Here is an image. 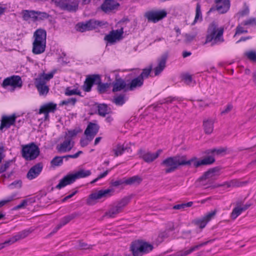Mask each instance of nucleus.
Segmentation results:
<instances>
[{
  "label": "nucleus",
  "instance_id": "f257e3e1",
  "mask_svg": "<svg viewBox=\"0 0 256 256\" xmlns=\"http://www.w3.org/2000/svg\"><path fill=\"white\" fill-rule=\"evenodd\" d=\"M214 162L213 156H209L204 159L198 160L196 156L188 160L186 155H176L168 157L164 160L160 164L166 174L175 172L180 166H190L192 164L194 167L198 168L201 166L210 165Z\"/></svg>",
  "mask_w": 256,
  "mask_h": 256
},
{
  "label": "nucleus",
  "instance_id": "f03ea898",
  "mask_svg": "<svg viewBox=\"0 0 256 256\" xmlns=\"http://www.w3.org/2000/svg\"><path fill=\"white\" fill-rule=\"evenodd\" d=\"M224 27L218 28L216 23L212 22L209 24L207 29L206 43L210 42L212 40L214 44L224 42Z\"/></svg>",
  "mask_w": 256,
  "mask_h": 256
},
{
  "label": "nucleus",
  "instance_id": "7ed1b4c3",
  "mask_svg": "<svg viewBox=\"0 0 256 256\" xmlns=\"http://www.w3.org/2000/svg\"><path fill=\"white\" fill-rule=\"evenodd\" d=\"M154 246L144 240H136L131 243L130 250L133 256H142L152 251Z\"/></svg>",
  "mask_w": 256,
  "mask_h": 256
},
{
  "label": "nucleus",
  "instance_id": "20e7f679",
  "mask_svg": "<svg viewBox=\"0 0 256 256\" xmlns=\"http://www.w3.org/2000/svg\"><path fill=\"white\" fill-rule=\"evenodd\" d=\"M40 152L39 148L34 142L24 146L22 150V156L26 160L36 159Z\"/></svg>",
  "mask_w": 256,
  "mask_h": 256
},
{
  "label": "nucleus",
  "instance_id": "39448f33",
  "mask_svg": "<svg viewBox=\"0 0 256 256\" xmlns=\"http://www.w3.org/2000/svg\"><path fill=\"white\" fill-rule=\"evenodd\" d=\"M218 171V168H214L205 172L204 175L200 178L201 184L204 186L208 184V186H210L213 182L217 178L218 174H216V172Z\"/></svg>",
  "mask_w": 256,
  "mask_h": 256
},
{
  "label": "nucleus",
  "instance_id": "423d86ee",
  "mask_svg": "<svg viewBox=\"0 0 256 256\" xmlns=\"http://www.w3.org/2000/svg\"><path fill=\"white\" fill-rule=\"evenodd\" d=\"M112 189L101 190L97 192L91 194L86 200V204L88 205H93L95 204L94 201L101 199L104 198H106L111 196V192H113Z\"/></svg>",
  "mask_w": 256,
  "mask_h": 256
},
{
  "label": "nucleus",
  "instance_id": "0eeeda50",
  "mask_svg": "<svg viewBox=\"0 0 256 256\" xmlns=\"http://www.w3.org/2000/svg\"><path fill=\"white\" fill-rule=\"evenodd\" d=\"M130 198H124L121 200L118 204L110 208L109 210L106 213V216L110 218H114L116 214L120 212L124 207H125L129 202Z\"/></svg>",
  "mask_w": 256,
  "mask_h": 256
},
{
  "label": "nucleus",
  "instance_id": "6e6552de",
  "mask_svg": "<svg viewBox=\"0 0 256 256\" xmlns=\"http://www.w3.org/2000/svg\"><path fill=\"white\" fill-rule=\"evenodd\" d=\"M21 78L18 76H13L5 78L2 84L3 88H6L8 86L13 88V90L16 88H21L22 86Z\"/></svg>",
  "mask_w": 256,
  "mask_h": 256
},
{
  "label": "nucleus",
  "instance_id": "1a4fd4ad",
  "mask_svg": "<svg viewBox=\"0 0 256 256\" xmlns=\"http://www.w3.org/2000/svg\"><path fill=\"white\" fill-rule=\"evenodd\" d=\"M166 14V12L164 10L158 11L152 10L146 12L144 14V16L148 19V22L156 23L165 18Z\"/></svg>",
  "mask_w": 256,
  "mask_h": 256
},
{
  "label": "nucleus",
  "instance_id": "9d476101",
  "mask_svg": "<svg viewBox=\"0 0 256 256\" xmlns=\"http://www.w3.org/2000/svg\"><path fill=\"white\" fill-rule=\"evenodd\" d=\"M16 118L15 114H12L9 116L6 115L2 116L1 119L0 130L3 132L4 128L8 129L12 126H14Z\"/></svg>",
  "mask_w": 256,
  "mask_h": 256
},
{
  "label": "nucleus",
  "instance_id": "9b49d317",
  "mask_svg": "<svg viewBox=\"0 0 256 256\" xmlns=\"http://www.w3.org/2000/svg\"><path fill=\"white\" fill-rule=\"evenodd\" d=\"M123 33L122 28L120 30H112L108 34L104 36V40L110 44H113L116 40H119L122 38Z\"/></svg>",
  "mask_w": 256,
  "mask_h": 256
},
{
  "label": "nucleus",
  "instance_id": "f8f14e48",
  "mask_svg": "<svg viewBox=\"0 0 256 256\" xmlns=\"http://www.w3.org/2000/svg\"><path fill=\"white\" fill-rule=\"evenodd\" d=\"M162 152V150H158L155 153L146 152L143 150L140 149L138 150V154L140 157L142 158L144 162L149 163L157 158Z\"/></svg>",
  "mask_w": 256,
  "mask_h": 256
},
{
  "label": "nucleus",
  "instance_id": "ddd939ff",
  "mask_svg": "<svg viewBox=\"0 0 256 256\" xmlns=\"http://www.w3.org/2000/svg\"><path fill=\"white\" fill-rule=\"evenodd\" d=\"M216 212V210L212 211L206 214L203 217L194 220L193 221V223L198 226L200 228H203L206 226L208 222L215 216Z\"/></svg>",
  "mask_w": 256,
  "mask_h": 256
},
{
  "label": "nucleus",
  "instance_id": "4468645a",
  "mask_svg": "<svg viewBox=\"0 0 256 256\" xmlns=\"http://www.w3.org/2000/svg\"><path fill=\"white\" fill-rule=\"evenodd\" d=\"M30 234V232L28 230H23L20 232L16 236H12L8 240L5 241L3 243H0V250L4 248L6 244H11L14 242L20 240L21 239L24 238Z\"/></svg>",
  "mask_w": 256,
  "mask_h": 256
},
{
  "label": "nucleus",
  "instance_id": "2eb2a0df",
  "mask_svg": "<svg viewBox=\"0 0 256 256\" xmlns=\"http://www.w3.org/2000/svg\"><path fill=\"white\" fill-rule=\"evenodd\" d=\"M74 146V142L69 138H64V140L61 144H58L56 149L60 153L70 152Z\"/></svg>",
  "mask_w": 256,
  "mask_h": 256
},
{
  "label": "nucleus",
  "instance_id": "dca6fc26",
  "mask_svg": "<svg viewBox=\"0 0 256 256\" xmlns=\"http://www.w3.org/2000/svg\"><path fill=\"white\" fill-rule=\"evenodd\" d=\"M98 80H99V74H95L88 76L84 82L83 90L86 92H90L92 85L96 84Z\"/></svg>",
  "mask_w": 256,
  "mask_h": 256
},
{
  "label": "nucleus",
  "instance_id": "f3484780",
  "mask_svg": "<svg viewBox=\"0 0 256 256\" xmlns=\"http://www.w3.org/2000/svg\"><path fill=\"white\" fill-rule=\"evenodd\" d=\"M168 58V54L165 53L158 59V65L154 68V75L158 76L166 66V62Z\"/></svg>",
  "mask_w": 256,
  "mask_h": 256
},
{
  "label": "nucleus",
  "instance_id": "a211bd4d",
  "mask_svg": "<svg viewBox=\"0 0 256 256\" xmlns=\"http://www.w3.org/2000/svg\"><path fill=\"white\" fill-rule=\"evenodd\" d=\"M34 85L38 92L40 96H46L48 94L50 88L46 84V82H44L41 79L35 78Z\"/></svg>",
  "mask_w": 256,
  "mask_h": 256
},
{
  "label": "nucleus",
  "instance_id": "6ab92c4d",
  "mask_svg": "<svg viewBox=\"0 0 256 256\" xmlns=\"http://www.w3.org/2000/svg\"><path fill=\"white\" fill-rule=\"evenodd\" d=\"M43 168L42 162H38L32 166L28 171L26 177L32 180L36 178L41 172Z\"/></svg>",
  "mask_w": 256,
  "mask_h": 256
},
{
  "label": "nucleus",
  "instance_id": "aec40b11",
  "mask_svg": "<svg viewBox=\"0 0 256 256\" xmlns=\"http://www.w3.org/2000/svg\"><path fill=\"white\" fill-rule=\"evenodd\" d=\"M112 92H117L122 90L124 92L128 91L127 90L128 84L126 83L125 80L120 78H116L114 81L112 83Z\"/></svg>",
  "mask_w": 256,
  "mask_h": 256
},
{
  "label": "nucleus",
  "instance_id": "412c9836",
  "mask_svg": "<svg viewBox=\"0 0 256 256\" xmlns=\"http://www.w3.org/2000/svg\"><path fill=\"white\" fill-rule=\"evenodd\" d=\"M214 240H210L206 242H202L198 244L191 247L188 250H182L176 252V256H186L192 252L198 250L200 248L212 242Z\"/></svg>",
  "mask_w": 256,
  "mask_h": 256
},
{
  "label": "nucleus",
  "instance_id": "4be33fe9",
  "mask_svg": "<svg viewBox=\"0 0 256 256\" xmlns=\"http://www.w3.org/2000/svg\"><path fill=\"white\" fill-rule=\"evenodd\" d=\"M80 216V214L77 212H74L70 214L67 215L63 217L58 224L54 228L53 232H56L62 226L68 223L72 220Z\"/></svg>",
  "mask_w": 256,
  "mask_h": 256
},
{
  "label": "nucleus",
  "instance_id": "5701e85b",
  "mask_svg": "<svg viewBox=\"0 0 256 256\" xmlns=\"http://www.w3.org/2000/svg\"><path fill=\"white\" fill-rule=\"evenodd\" d=\"M98 130L99 126L97 124L90 122L84 130V134L86 136H90V139H93L98 132Z\"/></svg>",
  "mask_w": 256,
  "mask_h": 256
},
{
  "label": "nucleus",
  "instance_id": "b1692460",
  "mask_svg": "<svg viewBox=\"0 0 256 256\" xmlns=\"http://www.w3.org/2000/svg\"><path fill=\"white\" fill-rule=\"evenodd\" d=\"M76 180L73 174H68L60 180L58 184L56 186V188L60 189L67 185L72 184Z\"/></svg>",
  "mask_w": 256,
  "mask_h": 256
},
{
  "label": "nucleus",
  "instance_id": "393cba45",
  "mask_svg": "<svg viewBox=\"0 0 256 256\" xmlns=\"http://www.w3.org/2000/svg\"><path fill=\"white\" fill-rule=\"evenodd\" d=\"M214 2L216 4V10L220 14L226 13L230 8V0H220L217 2L216 0H215Z\"/></svg>",
  "mask_w": 256,
  "mask_h": 256
},
{
  "label": "nucleus",
  "instance_id": "a878e982",
  "mask_svg": "<svg viewBox=\"0 0 256 256\" xmlns=\"http://www.w3.org/2000/svg\"><path fill=\"white\" fill-rule=\"evenodd\" d=\"M144 82L137 76L132 79L129 83L128 84L127 90L128 91H133L136 88H140L144 84Z\"/></svg>",
  "mask_w": 256,
  "mask_h": 256
},
{
  "label": "nucleus",
  "instance_id": "bb28decb",
  "mask_svg": "<svg viewBox=\"0 0 256 256\" xmlns=\"http://www.w3.org/2000/svg\"><path fill=\"white\" fill-rule=\"evenodd\" d=\"M119 6L114 0H104V2L101 6L102 10L105 12H108L115 9Z\"/></svg>",
  "mask_w": 256,
  "mask_h": 256
},
{
  "label": "nucleus",
  "instance_id": "cd10ccee",
  "mask_svg": "<svg viewBox=\"0 0 256 256\" xmlns=\"http://www.w3.org/2000/svg\"><path fill=\"white\" fill-rule=\"evenodd\" d=\"M46 42L34 41L32 43V52L36 54L43 53L45 51Z\"/></svg>",
  "mask_w": 256,
  "mask_h": 256
},
{
  "label": "nucleus",
  "instance_id": "c85d7f7f",
  "mask_svg": "<svg viewBox=\"0 0 256 256\" xmlns=\"http://www.w3.org/2000/svg\"><path fill=\"white\" fill-rule=\"evenodd\" d=\"M214 122V120L212 118L204 120L202 126L206 134H210L212 132Z\"/></svg>",
  "mask_w": 256,
  "mask_h": 256
},
{
  "label": "nucleus",
  "instance_id": "c756f323",
  "mask_svg": "<svg viewBox=\"0 0 256 256\" xmlns=\"http://www.w3.org/2000/svg\"><path fill=\"white\" fill-rule=\"evenodd\" d=\"M34 41L46 42V32L42 28L36 30L34 34Z\"/></svg>",
  "mask_w": 256,
  "mask_h": 256
},
{
  "label": "nucleus",
  "instance_id": "7c9ffc66",
  "mask_svg": "<svg viewBox=\"0 0 256 256\" xmlns=\"http://www.w3.org/2000/svg\"><path fill=\"white\" fill-rule=\"evenodd\" d=\"M56 109V104L52 102H49L40 106L38 114H42V113L54 112Z\"/></svg>",
  "mask_w": 256,
  "mask_h": 256
},
{
  "label": "nucleus",
  "instance_id": "2f4dec72",
  "mask_svg": "<svg viewBox=\"0 0 256 256\" xmlns=\"http://www.w3.org/2000/svg\"><path fill=\"white\" fill-rule=\"evenodd\" d=\"M88 26V30H91L94 29L98 28V26H102L105 24H108V23L104 21H100L98 20H95L94 19L90 20L88 21H86Z\"/></svg>",
  "mask_w": 256,
  "mask_h": 256
},
{
  "label": "nucleus",
  "instance_id": "473e14b6",
  "mask_svg": "<svg viewBox=\"0 0 256 256\" xmlns=\"http://www.w3.org/2000/svg\"><path fill=\"white\" fill-rule=\"evenodd\" d=\"M22 18L24 20L27 21L32 18L33 21H36L37 11L24 10L22 12Z\"/></svg>",
  "mask_w": 256,
  "mask_h": 256
},
{
  "label": "nucleus",
  "instance_id": "72a5a7b5",
  "mask_svg": "<svg viewBox=\"0 0 256 256\" xmlns=\"http://www.w3.org/2000/svg\"><path fill=\"white\" fill-rule=\"evenodd\" d=\"M127 149L128 147L125 146L124 144H118L116 146H114L112 152L114 153V156L117 157L122 154Z\"/></svg>",
  "mask_w": 256,
  "mask_h": 256
},
{
  "label": "nucleus",
  "instance_id": "f704fd0d",
  "mask_svg": "<svg viewBox=\"0 0 256 256\" xmlns=\"http://www.w3.org/2000/svg\"><path fill=\"white\" fill-rule=\"evenodd\" d=\"M96 84L98 85V90L100 94L106 93L110 86V84L102 83L100 75H99V80H98Z\"/></svg>",
  "mask_w": 256,
  "mask_h": 256
},
{
  "label": "nucleus",
  "instance_id": "c9c22d12",
  "mask_svg": "<svg viewBox=\"0 0 256 256\" xmlns=\"http://www.w3.org/2000/svg\"><path fill=\"white\" fill-rule=\"evenodd\" d=\"M242 203V201H238L236 202V206L234 208L231 214V218L232 219L236 218L243 212L241 208Z\"/></svg>",
  "mask_w": 256,
  "mask_h": 256
},
{
  "label": "nucleus",
  "instance_id": "e433bc0d",
  "mask_svg": "<svg viewBox=\"0 0 256 256\" xmlns=\"http://www.w3.org/2000/svg\"><path fill=\"white\" fill-rule=\"evenodd\" d=\"M142 180V178L136 175L125 180L124 182L126 185L139 184Z\"/></svg>",
  "mask_w": 256,
  "mask_h": 256
},
{
  "label": "nucleus",
  "instance_id": "4c0bfd02",
  "mask_svg": "<svg viewBox=\"0 0 256 256\" xmlns=\"http://www.w3.org/2000/svg\"><path fill=\"white\" fill-rule=\"evenodd\" d=\"M75 180L87 177L91 174V172L90 170H80L77 172L73 174Z\"/></svg>",
  "mask_w": 256,
  "mask_h": 256
},
{
  "label": "nucleus",
  "instance_id": "58836bf2",
  "mask_svg": "<svg viewBox=\"0 0 256 256\" xmlns=\"http://www.w3.org/2000/svg\"><path fill=\"white\" fill-rule=\"evenodd\" d=\"M152 65L150 64L148 68H144L142 73L138 76L144 82V80L148 78L152 69Z\"/></svg>",
  "mask_w": 256,
  "mask_h": 256
},
{
  "label": "nucleus",
  "instance_id": "ea45409f",
  "mask_svg": "<svg viewBox=\"0 0 256 256\" xmlns=\"http://www.w3.org/2000/svg\"><path fill=\"white\" fill-rule=\"evenodd\" d=\"M112 102L117 106H122L126 102V95L124 94H120L115 96Z\"/></svg>",
  "mask_w": 256,
  "mask_h": 256
},
{
  "label": "nucleus",
  "instance_id": "a19ab883",
  "mask_svg": "<svg viewBox=\"0 0 256 256\" xmlns=\"http://www.w3.org/2000/svg\"><path fill=\"white\" fill-rule=\"evenodd\" d=\"M98 114L102 116H105L108 113V106L106 104H100L98 106Z\"/></svg>",
  "mask_w": 256,
  "mask_h": 256
},
{
  "label": "nucleus",
  "instance_id": "79ce46f5",
  "mask_svg": "<svg viewBox=\"0 0 256 256\" xmlns=\"http://www.w3.org/2000/svg\"><path fill=\"white\" fill-rule=\"evenodd\" d=\"M54 74V72H51L48 74H45L44 72H43L40 74L36 78H40L41 79V80L42 81L46 82V81L50 80L53 78Z\"/></svg>",
  "mask_w": 256,
  "mask_h": 256
},
{
  "label": "nucleus",
  "instance_id": "37998d69",
  "mask_svg": "<svg viewBox=\"0 0 256 256\" xmlns=\"http://www.w3.org/2000/svg\"><path fill=\"white\" fill-rule=\"evenodd\" d=\"M168 236V234L166 231L161 232L158 234V235L156 240L158 244L162 242L164 239Z\"/></svg>",
  "mask_w": 256,
  "mask_h": 256
},
{
  "label": "nucleus",
  "instance_id": "c03bdc74",
  "mask_svg": "<svg viewBox=\"0 0 256 256\" xmlns=\"http://www.w3.org/2000/svg\"><path fill=\"white\" fill-rule=\"evenodd\" d=\"M199 19L202 20V15L201 12V6L200 3H198L196 6V16L193 24L196 23Z\"/></svg>",
  "mask_w": 256,
  "mask_h": 256
},
{
  "label": "nucleus",
  "instance_id": "a18cd8bd",
  "mask_svg": "<svg viewBox=\"0 0 256 256\" xmlns=\"http://www.w3.org/2000/svg\"><path fill=\"white\" fill-rule=\"evenodd\" d=\"M63 163V159L62 156H56L50 162L52 166H58L62 165Z\"/></svg>",
  "mask_w": 256,
  "mask_h": 256
},
{
  "label": "nucleus",
  "instance_id": "49530a36",
  "mask_svg": "<svg viewBox=\"0 0 256 256\" xmlns=\"http://www.w3.org/2000/svg\"><path fill=\"white\" fill-rule=\"evenodd\" d=\"M80 132V130L76 129L69 130L66 132L64 138H69L71 140H72L73 138L75 137Z\"/></svg>",
  "mask_w": 256,
  "mask_h": 256
},
{
  "label": "nucleus",
  "instance_id": "de8ad7c7",
  "mask_svg": "<svg viewBox=\"0 0 256 256\" xmlns=\"http://www.w3.org/2000/svg\"><path fill=\"white\" fill-rule=\"evenodd\" d=\"M244 56L250 60L256 62V52L254 50L248 51L244 52Z\"/></svg>",
  "mask_w": 256,
  "mask_h": 256
},
{
  "label": "nucleus",
  "instance_id": "09e8293b",
  "mask_svg": "<svg viewBox=\"0 0 256 256\" xmlns=\"http://www.w3.org/2000/svg\"><path fill=\"white\" fill-rule=\"evenodd\" d=\"M94 245H90L80 240L78 242V248L82 250H92Z\"/></svg>",
  "mask_w": 256,
  "mask_h": 256
},
{
  "label": "nucleus",
  "instance_id": "8fccbe9b",
  "mask_svg": "<svg viewBox=\"0 0 256 256\" xmlns=\"http://www.w3.org/2000/svg\"><path fill=\"white\" fill-rule=\"evenodd\" d=\"M76 101H77L76 98H68L66 100H62V102H60L59 105L60 106H64V105L67 106V105H68L69 104H71L72 106H74Z\"/></svg>",
  "mask_w": 256,
  "mask_h": 256
},
{
  "label": "nucleus",
  "instance_id": "3c124183",
  "mask_svg": "<svg viewBox=\"0 0 256 256\" xmlns=\"http://www.w3.org/2000/svg\"><path fill=\"white\" fill-rule=\"evenodd\" d=\"M192 204L193 202H190L187 203L174 205L172 208L174 210L184 209L186 207H190L191 206H192Z\"/></svg>",
  "mask_w": 256,
  "mask_h": 256
},
{
  "label": "nucleus",
  "instance_id": "603ef678",
  "mask_svg": "<svg viewBox=\"0 0 256 256\" xmlns=\"http://www.w3.org/2000/svg\"><path fill=\"white\" fill-rule=\"evenodd\" d=\"M245 184V182H240L238 180L234 179L230 180V184L229 186H230V188L240 187L242 186Z\"/></svg>",
  "mask_w": 256,
  "mask_h": 256
},
{
  "label": "nucleus",
  "instance_id": "864d4df0",
  "mask_svg": "<svg viewBox=\"0 0 256 256\" xmlns=\"http://www.w3.org/2000/svg\"><path fill=\"white\" fill-rule=\"evenodd\" d=\"M182 77V80L188 85L190 84L192 81V76L189 74H184Z\"/></svg>",
  "mask_w": 256,
  "mask_h": 256
},
{
  "label": "nucleus",
  "instance_id": "5fc2aeb1",
  "mask_svg": "<svg viewBox=\"0 0 256 256\" xmlns=\"http://www.w3.org/2000/svg\"><path fill=\"white\" fill-rule=\"evenodd\" d=\"M78 30L80 32H84L88 30V26L86 22L85 23H78L76 25Z\"/></svg>",
  "mask_w": 256,
  "mask_h": 256
},
{
  "label": "nucleus",
  "instance_id": "6e6d98bb",
  "mask_svg": "<svg viewBox=\"0 0 256 256\" xmlns=\"http://www.w3.org/2000/svg\"><path fill=\"white\" fill-rule=\"evenodd\" d=\"M49 14L46 12H40L37 11L36 21L38 20H43L48 18Z\"/></svg>",
  "mask_w": 256,
  "mask_h": 256
},
{
  "label": "nucleus",
  "instance_id": "4d7b16f0",
  "mask_svg": "<svg viewBox=\"0 0 256 256\" xmlns=\"http://www.w3.org/2000/svg\"><path fill=\"white\" fill-rule=\"evenodd\" d=\"M242 24L244 26H254L256 25V18H252L243 22Z\"/></svg>",
  "mask_w": 256,
  "mask_h": 256
},
{
  "label": "nucleus",
  "instance_id": "13d9d810",
  "mask_svg": "<svg viewBox=\"0 0 256 256\" xmlns=\"http://www.w3.org/2000/svg\"><path fill=\"white\" fill-rule=\"evenodd\" d=\"M12 162V160H8L4 164H2L0 167V173H2L6 172Z\"/></svg>",
  "mask_w": 256,
  "mask_h": 256
},
{
  "label": "nucleus",
  "instance_id": "bf43d9fd",
  "mask_svg": "<svg viewBox=\"0 0 256 256\" xmlns=\"http://www.w3.org/2000/svg\"><path fill=\"white\" fill-rule=\"evenodd\" d=\"M16 196V194H12L10 197H9L7 200H4L0 201V208L2 207L7 203L12 200Z\"/></svg>",
  "mask_w": 256,
  "mask_h": 256
},
{
  "label": "nucleus",
  "instance_id": "052dcab7",
  "mask_svg": "<svg viewBox=\"0 0 256 256\" xmlns=\"http://www.w3.org/2000/svg\"><path fill=\"white\" fill-rule=\"evenodd\" d=\"M90 136H86V138H82L80 140V144L82 147H84L86 146L89 142L92 140L90 139Z\"/></svg>",
  "mask_w": 256,
  "mask_h": 256
},
{
  "label": "nucleus",
  "instance_id": "680f3d73",
  "mask_svg": "<svg viewBox=\"0 0 256 256\" xmlns=\"http://www.w3.org/2000/svg\"><path fill=\"white\" fill-rule=\"evenodd\" d=\"M22 182L20 180H15L9 185L10 188H20L22 187Z\"/></svg>",
  "mask_w": 256,
  "mask_h": 256
},
{
  "label": "nucleus",
  "instance_id": "e2e57ef3",
  "mask_svg": "<svg viewBox=\"0 0 256 256\" xmlns=\"http://www.w3.org/2000/svg\"><path fill=\"white\" fill-rule=\"evenodd\" d=\"M28 200L26 199V200H24L20 204H19L17 205L16 206H14L12 210H18V209H20V208H22L24 207L25 206H26L28 204Z\"/></svg>",
  "mask_w": 256,
  "mask_h": 256
},
{
  "label": "nucleus",
  "instance_id": "0e129e2a",
  "mask_svg": "<svg viewBox=\"0 0 256 256\" xmlns=\"http://www.w3.org/2000/svg\"><path fill=\"white\" fill-rule=\"evenodd\" d=\"M236 33H235V36L236 34H242L243 33H247L248 32L247 30H244V28L240 26H238L236 27Z\"/></svg>",
  "mask_w": 256,
  "mask_h": 256
},
{
  "label": "nucleus",
  "instance_id": "69168bd1",
  "mask_svg": "<svg viewBox=\"0 0 256 256\" xmlns=\"http://www.w3.org/2000/svg\"><path fill=\"white\" fill-rule=\"evenodd\" d=\"M122 184H125L124 180H118L111 182L112 186L115 187L118 186Z\"/></svg>",
  "mask_w": 256,
  "mask_h": 256
},
{
  "label": "nucleus",
  "instance_id": "338daca9",
  "mask_svg": "<svg viewBox=\"0 0 256 256\" xmlns=\"http://www.w3.org/2000/svg\"><path fill=\"white\" fill-rule=\"evenodd\" d=\"M64 94L66 96H68L74 95L76 94V89L70 90V88H67Z\"/></svg>",
  "mask_w": 256,
  "mask_h": 256
},
{
  "label": "nucleus",
  "instance_id": "774afa93",
  "mask_svg": "<svg viewBox=\"0 0 256 256\" xmlns=\"http://www.w3.org/2000/svg\"><path fill=\"white\" fill-rule=\"evenodd\" d=\"M226 148H220L218 149L214 148V154H216L217 155H220L223 152H225L226 150Z\"/></svg>",
  "mask_w": 256,
  "mask_h": 256
}]
</instances>
